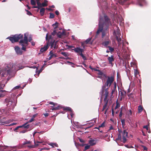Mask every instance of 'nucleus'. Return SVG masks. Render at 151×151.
Masks as SVG:
<instances>
[{
  "label": "nucleus",
  "mask_w": 151,
  "mask_h": 151,
  "mask_svg": "<svg viewBox=\"0 0 151 151\" xmlns=\"http://www.w3.org/2000/svg\"><path fill=\"white\" fill-rule=\"evenodd\" d=\"M63 109L64 110H66L67 111H69L70 112L72 111V109L70 107H66L63 108Z\"/></svg>",
  "instance_id": "393cba45"
},
{
  "label": "nucleus",
  "mask_w": 151,
  "mask_h": 151,
  "mask_svg": "<svg viewBox=\"0 0 151 151\" xmlns=\"http://www.w3.org/2000/svg\"><path fill=\"white\" fill-rule=\"evenodd\" d=\"M20 87V86H17L15 87L13 89H18Z\"/></svg>",
  "instance_id": "5fc2aeb1"
},
{
  "label": "nucleus",
  "mask_w": 151,
  "mask_h": 151,
  "mask_svg": "<svg viewBox=\"0 0 151 151\" xmlns=\"http://www.w3.org/2000/svg\"><path fill=\"white\" fill-rule=\"evenodd\" d=\"M45 9L44 8H41L40 11V13L41 15V16H43L45 12Z\"/></svg>",
  "instance_id": "4be33fe9"
},
{
  "label": "nucleus",
  "mask_w": 151,
  "mask_h": 151,
  "mask_svg": "<svg viewBox=\"0 0 151 151\" xmlns=\"http://www.w3.org/2000/svg\"><path fill=\"white\" fill-rule=\"evenodd\" d=\"M104 20L103 22V17H100L99 21V28L96 32V35H98L102 32V37L103 38L106 34V31L110 24V21L107 16H104Z\"/></svg>",
  "instance_id": "f257e3e1"
},
{
  "label": "nucleus",
  "mask_w": 151,
  "mask_h": 151,
  "mask_svg": "<svg viewBox=\"0 0 151 151\" xmlns=\"http://www.w3.org/2000/svg\"><path fill=\"white\" fill-rule=\"evenodd\" d=\"M111 41L110 40L107 41H105L104 42H103L102 44L105 47H107L108 46L107 45L109 44L110 42Z\"/></svg>",
  "instance_id": "aec40b11"
},
{
  "label": "nucleus",
  "mask_w": 151,
  "mask_h": 151,
  "mask_svg": "<svg viewBox=\"0 0 151 151\" xmlns=\"http://www.w3.org/2000/svg\"><path fill=\"white\" fill-rule=\"evenodd\" d=\"M89 143L91 146H93L96 144V142L93 139H91L89 141Z\"/></svg>",
  "instance_id": "f3484780"
},
{
  "label": "nucleus",
  "mask_w": 151,
  "mask_h": 151,
  "mask_svg": "<svg viewBox=\"0 0 151 151\" xmlns=\"http://www.w3.org/2000/svg\"><path fill=\"white\" fill-rule=\"evenodd\" d=\"M119 107V104H117L115 107V109H116L117 108H118V107Z\"/></svg>",
  "instance_id": "4d7b16f0"
},
{
  "label": "nucleus",
  "mask_w": 151,
  "mask_h": 151,
  "mask_svg": "<svg viewBox=\"0 0 151 151\" xmlns=\"http://www.w3.org/2000/svg\"><path fill=\"white\" fill-rule=\"evenodd\" d=\"M6 105L7 106H11L13 108L15 104L13 101V100L11 99H6Z\"/></svg>",
  "instance_id": "423d86ee"
},
{
  "label": "nucleus",
  "mask_w": 151,
  "mask_h": 151,
  "mask_svg": "<svg viewBox=\"0 0 151 151\" xmlns=\"http://www.w3.org/2000/svg\"><path fill=\"white\" fill-rule=\"evenodd\" d=\"M58 32H57V30L56 29H54L53 32L51 33L52 35H55L56 34H57Z\"/></svg>",
  "instance_id": "f704fd0d"
},
{
  "label": "nucleus",
  "mask_w": 151,
  "mask_h": 151,
  "mask_svg": "<svg viewBox=\"0 0 151 151\" xmlns=\"http://www.w3.org/2000/svg\"><path fill=\"white\" fill-rule=\"evenodd\" d=\"M61 54L63 55L65 57H67V52H61Z\"/></svg>",
  "instance_id": "c03bdc74"
},
{
  "label": "nucleus",
  "mask_w": 151,
  "mask_h": 151,
  "mask_svg": "<svg viewBox=\"0 0 151 151\" xmlns=\"http://www.w3.org/2000/svg\"><path fill=\"white\" fill-rule=\"evenodd\" d=\"M44 115L45 116V117H47L48 116V114L47 113H45L44 114Z\"/></svg>",
  "instance_id": "774afa93"
},
{
  "label": "nucleus",
  "mask_w": 151,
  "mask_h": 151,
  "mask_svg": "<svg viewBox=\"0 0 151 151\" xmlns=\"http://www.w3.org/2000/svg\"><path fill=\"white\" fill-rule=\"evenodd\" d=\"M55 13L57 15H58L59 14V12L57 10L55 11Z\"/></svg>",
  "instance_id": "338daca9"
},
{
  "label": "nucleus",
  "mask_w": 151,
  "mask_h": 151,
  "mask_svg": "<svg viewBox=\"0 0 151 151\" xmlns=\"http://www.w3.org/2000/svg\"><path fill=\"white\" fill-rule=\"evenodd\" d=\"M122 110H121V111H120L119 114V116L120 117H121L122 116Z\"/></svg>",
  "instance_id": "bf43d9fd"
},
{
  "label": "nucleus",
  "mask_w": 151,
  "mask_h": 151,
  "mask_svg": "<svg viewBox=\"0 0 151 151\" xmlns=\"http://www.w3.org/2000/svg\"><path fill=\"white\" fill-rule=\"evenodd\" d=\"M47 1L46 0H44V2L43 3H42V6H47Z\"/></svg>",
  "instance_id": "bb28decb"
},
{
  "label": "nucleus",
  "mask_w": 151,
  "mask_h": 151,
  "mask_svg": "<svg viewBox=\"0 0 151 151\" xmlns=\"http://www.w3.org/2000/svg\"><path fill=\"white\" fill-rule=\"evenodd\" d=\"M65 35V33L63 31L62 32H58L57 34V37L60 38H61L62 36Z\"/></svg>",
  "instance_id": "2eb2a0df"
},
{
  "label": "nucleus",
  "mask_w": 151,
  "mask_h": 151,
  "mask_svg": "<svg viewBox=\"0 0 151 151\" xmlns=\"http://www.w3.org/2000/svg\"><path fill=\"white\" fill-rule=\"evenodd\" d=\"M27 124V123H26L21 126L22 127H23L24 128H28L29 127V124L26 125Z\"/></svg>",
  "instance_id": "2f4dec72"
},
{
  "label": "nucleus",
  "mask_w": 151,
  "mask_h": 151,
  "mask_svg": "<svg viewBox=\"0 0 151 151\" xmlns=\"http://www.w3.org/2000/svg\"><path fill=\"white\" fill-rule=\"evenodd\" d=\"M90 146L91 145H89L88 144H87L85 146V147H84V149L85 150H86L88 149H89L90 147Z\"/></svg>",
  "instance_id": "58836bf2"
},
{
  "label": "nucleus",
  "mask_w": 151,
  "mask_h": 151,
  "mask_svg": "<svg viewBox=\"0 0 151 151\" xmlns=\"http://www.w3.org/2000/svg\"><path fill=\"white\" fill-rule=\"evenodd\" d=\"M104 94L105 95V97L104 98V101H105L107 100V98L108 96L109 93V92L108 91V88H105V85L103 86L102 87L101 90L100 92V93L102 95L104 94Z\"/></svg>",
  "instance_id": "39448f33"
},
{
  "label": "nucleus",
  "mask_w": 151,
  "mask_h": 151,
  "mask_svg": "<svg viewBox=\"0 0 151 151\" xmlns=\"http://www.w3.org/2000/svg\"><path fill=\"white\" fill-rule=\"evenodd\" d=\"M49 145L52 147H54L55 146L58 147V145L56 143H51Z\"/></svg>",
  "instance_id": "a878e982"
},
{
  "label": "nucleus",
  "mask_w": 151,
  "mask_h": 151,
  "mask_svg": "<svg viewBox=\"0 0 151 151\" xmlns=\"http://www.w3.org/2000/svg\"><path fill=\"white\" fill-rule=\"evenodd\" d=\"M27 130L26 129H25V130H23L21 131L20 133H24L26 132H27Z\"/></svg>",
  "instance_id": "3c124183"
},
{
  "label": "nucleus",
  "mask_w": 151,
  "mask_h": 151,
  "mask_svg": "<svg viewBox=\"0 0 151 151\" xmlns=\"http://www.w3.org/2000/svg\"><path fill=\"white\" fill-rule=\"evenodd\" d=\"M49 104H50L53 105L54 106L57 105L56 103H54L53 102H50L49 103Z\"/></svg>",
  "instance_id": "603ef678"
},
{
  "label": "nucleus",
  "mask_w": 151,
  "mask_h": 151,
  "mask_svg": "<svg viewBox=\"0 0 151 151\" xmlns=\"http://www.w3.org/2000/svg\"><path fill=\"white\" fill-rule=\"evenodd\" d=\"M22 37V35L19 34V35H15L12 37H8L6 38V39H9L12 43H14L18 42Z\"/></svg>",
  "instance_id": "20e7f679"
},
{
  "label": "nucleus",
  "mask_w": 151,
  "mask_h": 151,
  "mask_svg": "<svg viewBox=\"0 0 151 151\" xmlns=\"http://www.w3.org/2000/svg\"><path fill=\"white\" fill-rule=\"evenodd\" d=\"M143 128L146 129L147 130H148V127L147 125L143 127Z\"/></svg>",
  "instance_id": "864d4df0"
},
{
  "label": "nucleus",
  "mask_w": 151,
  "mask_h": 151,
  "mask_svg": "<svg viewBox=\"0 0 151 151\" xmlns=\"http://www.w3.org/2000/svg\"><path fill=\"white\" fill-rule=\"evenodd\" d=\"M43 70V69L42 68L39 71L38 73V76L40 74V73L42 71V70Z\"/></svg>",
  "instance_id": "0e129e2a"
},
{
  "label": "nucleus",
  "mask_w": 151,
  "mask_h": 151,
  "mask_svg": "<svg viewBox=\"0 0 151 151\" xmlns=\"http://www.w3.org/2000/svg\"><path fill=\"white\" fill-rule=\"evenodd\" d=\"M52 110H57L61 109L62 107L60 105H58L57 107H54V106H52Z\"/></svg>",
  "instance_id": "6ab92c4d"
},
{
  "label": "nucleus",
  "mask_w": 151,
  "mask_h": 151,
  "mask_svg": "<svg viewBox=\"0 0 151 151\" xmlns=\"http://www.w3.org/2000/svg\"><path fill=\"white\" fill-rule=\"evenodd\" d=\"M70 114L71 117H72L73 115V114L72 112V111H70Z\"/></svg>",
  "instance_id": "e2e57ef3"
},
{
  "label": "nucleus",
  "mask_w": 151,
  "mask_h": 151,
  "mask_svg": "<svg viewBox=\"0 0 151 151\" xmlns=\"http://www.w3.org/2000/svg\"><path fill=\"white\" fill-rule=\"evenodd\" d=\"M31 3L32 5H35L36 4V2L34 0H31Z\"/></svg>",
  "instance_id": "a19ab883"
},
{
  "label": "nucleus",
  "mask_w": 151,
  "mask_h": 151,
  "mask_svg": "<svg viewBox=\"0 0 151 151\" xmlns=\"http://www.w3.org/2000/svg\"><path fill=\"white\" fill-rule=\"evenodd\" d=\"M65 63L66 64L67 63H70V65H72V67H73V66L72 65H73L74 64L73 63H71L69 61H66V62Z\"/></svg>",
  "instance_id": "09e8293b"
},
{
  "label": "nucleus",
  "mask_w": 151,
  "mask_h": 151,
  "mask_svg": "<svg viewBox=\"0 0 151 151\" xmlns=\"http://www.w3.org/2000/svg\"><path fill=\"white\" fill-rule=\"evenodd\" d=\"M37 6L40 8L42 7V4L39 1H37Z\"/></svg>",
  "instance_id": "473e14b6"
},
{
  "label": "nucleus",
  "mask_w": 151,
  "mask_h": 151,
  "mask_svg": "<svg viewBox=\"0 0 151 151\" xmlns=\"http://www.w3.org/2000/svg\"><path fill=\"white\" fill-rule=\"evenodd\" d=\"M34 120V119H33L32 118H31V119L29 120V121L28 122H32V121H33Z\"/></svg>",
  "instance_id": "13d9d810"
},
{
  "label": "nucleus",
  "mask_w": 151,
  "mask_h": 151,
  "mask_svg": "<svg viewBox=\"0 0 151 151\" xmlns=\"http://www.w3.org/2000/svg\"><path fill=\"white\" fill-rule=\"evenodd\" d=\"M28 34L27 33H24V39L21 40L19 42V43L22 46V49L24 51L26 50V47L28 45Z\"/></svg>",
  "instance_id": "7ed1b4c3"
},
{
  "label": "nucleus",
  "mask_w": 151,
  "mask_h": 151,
  "mask_svg": "<svg viewBox=\"0 0 151 151\" xmlns=\"http://www.w3.org/2000/svg\"><path fill=\"white\" fill-rule=\"evenodd\" d=\"M132 115V112L131 110H129L128 113V118L129 120H130L131 118V116Z\"/></svg>",
  "instance_id": "5701e85b"
},
{
  "label": "nucleus",
  "mask_w": 151,
  "mask_h": 151,
  "mask_svg": "<svg viewBox=\"0 0 151 151\" xmlns=\"http://www.w3.org/2000/svg\"><path fill=\"white\" fill-rule=\"evenodd\" d=\"M26 67H29V68H36V70H37L38 69V67H36L35 66L32 67V66H26Z\"/></svg>",
  "instance_id": "a18cd8bd"
},
{
  "label": "nucleus",
  "mask_w": 151,
  "mask_h": 151,
  "mask_svg": "<svg viewBox=\"0 0 151 151\" xmlns=\"http://www.w3.org/2000/svg\"><path fill=\"white\" fill-rule=\"evenodd\" d=\"M105 102H106V103L103 106V109H106L108 100H106Z\"/></svg>",
  "instance_id": "7c9ffc66"
},
{
  "label": "nucleus",
  "mask_w": 151,
  "mask_h": 151,
  "mask_svg": "<svg viewBox=\"0 0 151 151\" xmlns=\"http://www.w3.org/2000/svg\"><path fill=\"white\" fill-rule=\"evenodd\" d=\"M117 140H120V141L122 140V137L121 136V134H119L118 135V137L117 139Z\"/></svg>",
  "instance_id": "79ce46f5"
},
{
  "label": "nucleus",
  "mask_w": 151,
  "mask_h": 151,
  "mask_svg": "<svg viewBox=\"0 0 151 151\" xmlns=\"http://www.w3.org/2000/svg\"><path fill=\"white\" fill-rule=\"evenodd\" d=\"M114 79L112 77H108L106 81V84L107 86L109 87L114 81Z\"/></svg>",
  "instance_id": "1a4fd4ad"
},
{
  "label": "nucleus",
  "mask_w": 151,
  "mask_h": 151,
  "mask_svg": "<svg viewBox=\"0 0 151 151\" xmlns=\"http://www.w3.org/2000/svg\"><path fill=\"white\" fill-rule=\"evenodd\" d=\"M107 59L109 61V63L110 64H111L112 66L113 65V61H114V56L113 55H111V56H109Z\"/></svg>",
  "instance_id": "ddd939ff"
},
{
  "label": "nucleus",
  "mask_w": 151,
  "mask_h": 151,
  "mask_svg": "<svg viewBox=\"0 0 151 151\" xmlns=\"http://www.w3.org/2000/svg\"><path fill=\"white\" fill-rule=\"evenodd\" d=\"M79 139L80 142H81L83 143V142H84V140H83V139H81L79 138Z\"/></svg>",
  "instance_id": "052dcab7"
},
{
  "label": "nucleus",
  "mask_w": 151,
  "mask_h": 151,
  "mask_svg": "<svg viewBox=\"0 0 151 151\" xmlns=\"http://www.w3.org/2000/svg\"><path fill=\"white\" fill-rule=\"evenodd\" d=\"M142 109L143 107L142 106H139L138 107V111L139 113L141 112L142 111Z\"/></svg>",
  "instance_id": "c85d7f7f"
},
{
  "label": "nucleus",
  "mask_w": 151,
  "mask_h": 151,
  "mask_svg": "<svg viewBox=\"0 0 151 151\" xmlns=\"http://www.w3.org/2000/svg\"><path fill=\"white\" fill-rule=\"evenodd\" d=\"M55 16L54 14L52 13H50V18L53 19L54 17Z\"/></svg>",
  "instance_id": "c9c22d12"
},
{
  "label": "nucleus",
  "mask_w": 151,
  "mask_h": 151,
  "mask_svg": "<svg viewBox=\"0 0 151 151\" xmlns=\"http://www.w3.org/2000/svg\"><path fill=\"white\" fill-rule=\"evenodd\" d=\"M29 147L34 148L35 147V145H29L28 146Z\"/></svg>",
  "instance_id": "680f3d73"
},
{
  "label": "nucleus",
  "mask_w": 151,
  "mask_h": 151,
  "mask_svg": "<svg viewBox=\"0 0 151 151\" xmlns=\"http://www.w3.org/2000/svg\"><path fill=\"white\" fill-rule=\"evenodd\" d=\"M72 50L80 55L84 51L83 49L81 48L80 47H77L74 49H73Z\"/></svg>",
  "instance_id": "6e6552de"
},
{
  "label": "nucleus",
  "mask_w": 151,
  "mask_h": 151,
  "mask_svg": "<svg viewBox=\"0 0 151 151\" xmlns=\"http://www.w3.org/2000/svg\"><path fill=\"white\" fill-rule=\"evenodd\" d=\"M124 146L128 148H133L134 147L132 146L131 145H124Z\"/></svg>",
  "instance_id": "ea45409f"
},
{
  "label": "nucleus",
  "mask_w": 151,
  "mask_h": 151,
  "mask_svg": "<svg viewBox=\"0 0 151 151\" xmlns=\"http://www.w3.org/2000/svg\"><path fill=\"white\" fill-rule=\"evenodd\" d=\"M126 0H118V2L119 4H123L125 2Z\"/></svg>",
  "instance_id": "c756f323"
},
{
  "label": "nucleus",
  "mask_w": 151,
  "mask_h": 151,
  "mask_svg": "<svg viewBox=\"0 0 151 151\" xmlns=\"http://www.w3.org/2000/svg\"><path fill=\"white\" fill-rule=\"evenodd\" d=\"M16 53L18 55H21L22 54V52L20 48L18 46H15L14 48Z\"/></svg>",
  "instance_id": "f8f14e48"
},
{
  "label": "nucleus",
  "mask_w": 151,
  "mask_h": 151,
  "mask_svg": "<svg viewBox=\"0 0 151 151\" xmlns=\"http://www.w3.org/2000/svg\"><path fill=\"white\" fill-rule=\"evenodd\" d=\"M105 124H104V122L103 123H102L99 126V127H104V126Z\"/></svg>",
  "instance_id": "49530a36"
},
{
  "label": "nucleus",
  "mask_w": 151,
  "mask_h": 151,
  "mask_svg": "<svg viewBox=\"0 0 151 151\" xmlns=\"http://www.w3.org/2000/svg\"><path fill=\"white\" fill-rule=\"evenodd\" d=\"M138 4L141 6L145 4V0H137Z\"/></svg>",
  "instance_id": "4468645a"
},
{
  "label": "nucleus",
  "mask_w": 151,
  "mask_h": 151,
  "mask_svg": "<svg viewBox=\"0 0 151 151\" xmlns=\"http://www.w3.org/2000/svg\"><path fill=\"white\" fill-rule=\"evenodd\" d=\"M50 46L52 48H53L54 49H56L57 48V46H56L54 42H52L51 43Z\"/></svg>",
  "instance_id": "412c9836"
},
{
  "label": "nucleus",
  "mask_w": 151,
  "mask_h": 151,
  "mask_svg": "<svg viewBox=\"0 0 151 151\" xmlns=\"http://www.w3.org/2000/svg\"><path fill=\"white\" fill-rule=\"evenodd\" d=\"M37 114H35L33 115L32 117L34 119V118L37 116Z\"/></svg>",
  "instance_id": "69168bd1"
},
{
  "label": "nucleus",
  "mask_w": 151,
  "mask_h": 151,
  "mask_svg": "<svg viewBox=\"0 0 151 151\" xmlns=\"http://www.w3.org/2000/svg\"><path fill=\"white\" fill-rule=\"evenodd\" d=\"M22 127V126H18L17 127H16V128H15L14 130V131H16L19 128H20V127Z\"/></svg>",
  "instance_id": "de8ad7c7"
},
{
  "label": "nucleus",
  "mask_w": 151,
  "mask_h": 151,
  "mask_svg": "<svg viewBox=\"0 0 151 151\" xmlns=\"http://www.w3.org/2000/svg\"><path fill=\"white\" fill-rule=\"evenodd\" d=\"M58 23L57 22H55L52 25L53 27L54 28V29L57 28L58 27Z\"/></svg>",
  "instance_id": "b1692460"
},
{
  "label": "nucleus",
  "mask_w": 151,
  "mask_h": 151,
  "mask_svg": "<svg viewBox=\"0 0 151 151\" xmlns=\"http://www.w3.org/2000/svg\"><path fill=\"white\" fill-rule=\"evenodd\" d=\"M123 137H127L128 133L125 130H124L122 133Z\"/></svg>",
  "instance_id": "cd10ccee"
},
{
  "label": "nucleus",
  "mask_w": 151,
  "mask_h": 151,
  "mask_svg": "<svg viewBox=\"0 0 151 151\" xmlns=\"http://www.w3.org/2000/svg\"><path fill=\"white\" fill-rule=\"evenodd\" d=\"M5 85H1L0 83V89L1 88H2ZM6 91L5 90H0V99L2 97L5 96L6 94Z\"/></svg>",
  "instance_id": "9d476101"
},
{
  "label": "nucleus",
  "mask_w": 151,
  "mask_h": 151,
  "mask_svg": "<svg viewBox=\"0 0 151 151\" xmlns=\"http://www.w3.org/2000/svg\"><path fill=\"white\" fill-rule=\"evenodd\" d=\"M123 137L122 138V142H123V143H124L126 141L127 139L126 137Z\"/></svg>",
  "instance_id": "4c0bfd02"
},
{
  "label": "nucleus",
  "mask_w": 151,
  "mask_h": 151,
  "mask_svg": "<svg viewBox=\"0 0 151 151\" xmlns=\"http://www.w3.org/2000/svg\"><path fill=\"white\" fill-rule=\"evenodd\" d=\"M50 56L49 57L48 60L51 59L53 57H57V55L55 54H53L51 51L50 52Z\"/></svg>",
  "instance_id": "a211bd4d"
},
{
  "label": "nucleus",
  "mask_w": 151,
  "mask_h": 151,
  "mask_svg": "<svg viewBox=\"0 0 151 151\" xmlns=\"http://www.w3.org/2000/svg\"><path fill=\"white\" fill-rule=\"evenodd\" d=\"M114 33L115 34L116 39L118 42V44L119 45L122 44L121 38L120 37V32L119 31H114Z\"/></svg>",
  "instance_id": "0eeeda50"
},
{
  "label": "nucleus",
  "mask_w": 151,
  "mask_h": 151,
  "mask_svg": "<svg viewBox=\"0 0 151 151\" xmlns=\"http://www.w3.org/2000/svg\"><path fill=\"white\" fill-rule=\"evenodd\" d=\"M80 55L82 57V58L84 60H86V57L82 53Z\"/></svg>",
  "instance_id": "37998d69"
},
{
  "label": "nucleus",
  "mask_w": 151,
  "mask_h": 151,
  "mask_svg": "<svg viewBox=\"0 0 151 151\" xmlns=\"http://www.w3.org/2000/svg\"><path fill=\"white\" fill-rule=\"evenodd\" d=\"M134 73L135 76H136L139 74V72L137 69H134Z\"/></svg>",
  "instance_id": "72a5a7b5"
},
{
  "label": "nucleus",
  "mask_w": 151,
  "mask_h": 151,
  "mask_svg": "<svg viewBox=\"0 0 151 151\" xmlns=\"http://www.w3.org/2000/svg\"><path fill=\"white\" fill-rule=\"evenodd\" d=\"M7 66L9 68V69L7 70V73L9 74H10L12 70H18L24 68L20 63L15 64L10 63Z\"/></svg>",
  "instance_id": "f03ea898"
},
{
  "label": "nucleus",
  "mask_w": 151,
  "mask_h": 151,
  "mask_svg": "<svg viewBox=\"0 0 151 151\" xmlns=\"http://www.w3.org/2000/svg\"><path fill=\"white\" fill-rule=\"evenodd\" d=\"M116 88V83L115 82L114 83V88L113 89H114V90H115Z\"/></svg>",
  "instance_id": "6e6d98bb"
},
{
  "label": "nucleus",
  "mask_w": 151,
  "mask_h": 151,
  "mask_svg": "<svg viewBox=\"0 0 151 151\" xmlns=\"http://www.w3.org/2000/svg\"><path fill=\"white\" fill-rule=\"evenodd\" d=\"M26 11L27 12V14L29 15H32L31 13L29 11L26 10Z\"/></svg>",
  "instance_id": "8fccbe9b"
},
{
  "label": "nucleus",
  "mask_w": 151,
  "mask_h": 151,
  "mask_svg": "<svg viewBox=\"0 0 151 151\" xmlns=\"http://www.w3.org/2000/svg\"><path fill=\"white\" fill-rule=\"evenodd\" d=\"M91 38H88L85 41V43L86 44H89L91 45H92L93 43V41H91Z\"/></svg>",
  "instance_id": "dca6fc26"
},
{
  "label": "nucleus",
  "mask_w": 151,
  "mask_h": 151,
  "mask_svg": "<svg viewBox=\"0 0 151 151\" xmlns=\"http://www.w3.org/2000/svg\"><path fill=\"white\" fill-rule=\"evenodd\" d=\"M49 44V43L47 42V44L41 48L40 50V52H43L45 51L48 48Z\"/></svg>",
  "instance_id": "9b49d317"
},
{
  "label": "nucleus",
  "mask_w": 151,
  "mask_h": 151,
  "mask_svg": "<svg viewBox=\"0 0 151 151\" xmlns=\"http://www.w3.org/2000/svg\"><path fill=\"white\" fill-rule=\"evenodd\" d=\"M107 47L109 48V50H110L111 52H113L114 50V49L113 48L111 47L110 46H108Z\"/></svg>",
  "instance_id": "e433bc0d"
}]
</instances>
